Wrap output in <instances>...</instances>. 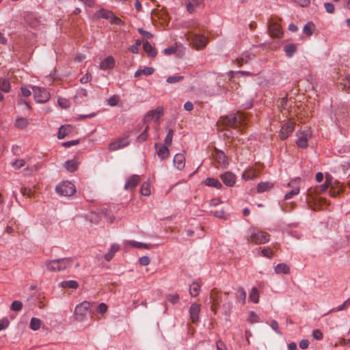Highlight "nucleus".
Returning <instances> with one entry per match:
<instances>
[{
    "label": "nucleus",
    "instance_id": "nucleus-44",
    "mask_svg": "<svg viewBox=\"0 0 350 350\" xmlns=\"http://www.w3.org/2000/svg\"><path fill=\"white\" fill-rule=\"evenodd\" d=\"M57 103L62 109H68L70 107V101L65 98H59Z\"/></svg>",
    "mask_w": 350,
    "mask_h": 350
},
{
    "label": "nucleus",
    "instance_id": "nucleus-47",
    "mask_svg": "<svg viewBox=\"0 0 350 350\" xmlns=\"http://www.w3.org/2000/svg\"><path fill=\"white\" fill-rule=\"evenodd\" d=\"M184 77L183 76L174 75L167 77L166 81L169 83H175L183 81Z\"/></svg>",
    "mask_w": 350,
    "mask_h": 350
},
{
    "label": "nucleus",
    "instance_id": "nucleus-37",
    "mask_svg": "<svg viewBox=\"0 0 350 350\" xmlns=\"http://www.w3.org/2000/svg\"><path fill=\"white\" fill-rule=\"evenodd\" d=\"M62 287L64 288H72L76 289L78 288V283L75 280L64 281L61 283Z\"/></svg>",
    "mask_w": 350,
    "mask_h": 350
},
{
    "label": "nucleus",
    "instance_id": "nucleus-11",
    "mask_svg": "<svg viewBox=\"0 0 350 350\" xmlns=\"http://www.w3.org/2000/svg\"><path fill=\"white\" fill-rule=\"evenodd\" d=\"M297 145L301 148L308 146V140L311 137V132L309 129L299 131L297 133Z\"/></svg>",
    "mask_w": 350,
    "mask_h": 350
},
{
    "label": "nucleus",
    "instance_id": "nucleus-36",
    "mask_svg": "<svg viewBox=\"0 0 350 350\" xmlns=\"http://www.w3.org/2000/svg\"><path fill=\"white\" fill-rule=\"evenodd\" d=\"M0 90L6 93L10 92V83L8 79H0Z\"/></svg>",
    "mask_w": 350,
    "mask_h": 350
},
{
    "label": "nucleus",
    "instance_id": "nucleus-39",
    "mask_svg": "<svg viewBox=\"0 0 350 350\" xmlns=\"http://www.w3.org/2000/svg\"><path fill=\"white\" fill-rule=\"evenodd\" d=\"M42 324V321L40 319L33 317L30 321V328L34 331H36L40 329Z\"/></svg>",
    "mask_w": 350,
    "mask_h": 350
},
{
    "label": "nucleus",
    "instance_id": "nucleus-57",
    "mask_svg": "<svg viewBox=\"0 0 350 350\" xmlns=\"http://www.w3.org/2000/svg\"><path fill=\"white\" fill-rule=\"evenodd\" d=\"M167 301H170L172 304H176L178 302L179 299V296L177 294L174 295H168L167 297Z\"/></svg>",
    "mask_w": 350,
    "mask_h": 350
},
{
    "label": "nucleus",
    "instance_id": "nucleus-4",
    "mask_svg": "<svg viewBox=\"0 0 350 350\" xmlns=\"http://www.w3.org/2000/svg\"><path fill=\"white\" fill-rule=\"evenodd\" d=\"M186 38L187 40L190 42V44L197 50L204 49L208 43L207 38L202 34L189 31L186 34Z\"/></svg>",
    "mask_w": 350,
    "mask_h": 350
},
{
    "label": "nucleus",
    "instance_id": "nucleus-8",
    "mask_svg": "<svg viewBox=\"0 0 350 350\" xmlns=\"http://www.w3.org/2000/svg\"><path fill=\"white\" fill-rule=\"evenodd\" d=\"M90 306V303L87 301L77 305L75 309V319L79 321H83L89 312Z\"/></svg>",
    "mask_w": 350,
    "mask_h": 350
},
{
    "label": "nucleus",
    "instance_id": "nucleus-63",
    "mask_svg": "<svg viewBox=\"0 0 350 350\" xmlns=\"http://www.w3.org/2000/svg\"><path fill=\"white\" fill-rule=\"evenodd\" d=\"M140 265L146 266L149 265L150 260L148 256H142L139 260Z\"/></svg>",
    "mask_w": 350,
    "mask_h": 350
},
{
    "label": "nucleus",
    "instance_id": "nucleus-62",
    "mask_svg": "<svg viewBox=\"0 0 350 350\" xmlns=\"http://www.w3.org/2000/svg\"><path fill=\"white\" fill-rule=\"evenodd\" d=\"M140 44H141V42L139 40H136L135 44L131 46L130 51L133 53H138V46Z\"/></svg>",
    "mask_w": 350,
    "mask_h": 350
},
{
    "label": "nucleus",
    "instance_id": "nucleus-19",
    "mask_svg": "<svg viewBox=\"0 0 350 350\" xmlns=\"http://www.w3.org/2000/svg\"><path fill=\"white\" fill-rule=\"evenodd\" d=\"M200 311V305L196 303L191 304L189 308L190 319L193 323L198 321V315Z\"/></svg>",
    "mask_w": 350,
    "mask_h": 350
},
{
    "label": "nucleus",
    "instance_id": "nucleus-17",
    "mask_svg": "<svg viewBox=\"0 0 350 350\" xmlns=\"http://www.w3.org/2000/svg\"><path fill=\"white\" fill-rule=\"evenodd\" d=\"M168 146L162 145L161 144L156 143L154 144L155 149L157 150V155L161 159H167L170 154V150L167 148Z\"/></svg>",
    "mask_w": 350,
    "mask_h": 350
},
{
    "label": "nucleus",
    "instance_id": "nucleus-1",
    "mask_svg": "<svg viewBox=\"0 0 350 350\" xmlns=\"http://www.w3.org/2000/svg\"><path fill=\"white\" fill-rule=\"evenodd\" d=\"M329 175L326 176V181L324 184L319 185L314 189H309L307 191L306 200L309 206L314 210L321 209L327 206V202L325 198L319 196V194L325 192L329 188Z\"/></svg>",
    "mask_w": 350,
    "mask_h": 350
},
{
    "label": "nucleus",
    "instance_id": "nucleus-14",
    "mask_svg": "<svg viewBox=\"0 0 350 350\" xmlns=\"http://www.w3.org/2000/svg\"><path fill=\"white\" fill-rule=\"evenodd\" d=\"M300 181L301 179L299 178H297L289 182L288 186L291 187L292 189L285 194L284 200L291 199L294 196H296L299 193V187L298 186V185L299 184Z\"/></svg>",
    "mask_w": 350,
    "mask_h": 350
},
{
    "label": "nucleus",
    "instance_id": "nucleus-20",
    "mask_svg": "<svg viewBox=\"0 0 350 350\" xmlns=\"http://www.w3.org/2000/svg\"><path fill=\"white\" fill-rule=\"evenodd\" d=\"M269 31L272 37L280 38L282 35L281 27L276 22H272L270 23Z\"/></svg>",
    "mask_w": 350,
    "mask_h": 350
},
{
    "label": "nucleus",
    "instance_id": "nucleus-13",
    "mask_svg": "<svg viewBox=\"0 0 350 350\" xmlns=\"http://www.w3.org/2000/svg\"><path fill=\"white\" fill-rule=\"evenodd\" d=\"M163 113V108L158 107L156 109L148 111L144 118L145 123H148L152 120L158 121Z\"/></svg>",
    "mask_w": 350,
    "mask_h": 350
},
{
    "label": "nucleus",
    "instance_id": "nucleus-35",
    "mask_svg": "<svg viewBox=\"0 0 350 350\" xmlns=\"http://www.w3.org/2000/svg\"><path fill=\"white\" fill-rule=\"evenodd\" d=\"M124 244H125V246L131 245L132 247H137V248H142V247H144L146 249L150 248V246L146 243L134 241H128L125 242Z\"/></svg>",
    "mask_w": 350,
    "mask_h": 350
},
{
    "label": "nucleus",
    "instance_id": "nucleus-22",
    "mask_svg": "<svg viewBox=\"0 0 350 350\" xmlns=\"http://www.w3.org/2000/svg\"><path fill=\"white\" fill-rule=\"evenodd\" d=\"M115 66V59L112 56H108L100 63L101 70L111 69Z\"/></svg>",
    "mask_w": 350,
    "mask_h": 350
},
{
    "label": "nucleus",
    "instance_id": "nucleus-58",
    "mask_svg": "<svg viewBox=\"0 0 350 350\" xmlns=\"http://www.w3.org/2000/svg\"><path fill=\"white\" fill-rule=\"evenodd\" d=\"M312 25L311 24H306L304 27V32L308 36H311L312 33Z\"/></svg>",
    "mask_w": 350,
    "mask_h": 350
},
{
    "label": "nucleus",
    "instance_id": "nucleus-61",
    "mask_svg": "<svg viewBox=\"0 0 350 350\" xmlns=\"http://www.w3.org/2000/svg\"><path fill=\"white\" fill-rule=\"evenodd\" d=\"M312 336L317 340H321L323 338V334L319 329H314L312 332Z\"/></svg>",
    "mask_w": 350,
    "mask_h": 350
},
{
    "label": "nucleus",
    "instance_id": "nucleus-59",
    "mask_svg": "<svg viewBox=\"0 0 350 350\" xmlns=\"http://www.w3.org/2000/svg\"><path fill=\"white\" fill-rule=\"evenodd\" d=\"M118 97L117 96H113L107 100V103L110 106H116L118 104Z\"/></svg>",
    "mask_w": 350,
    "mask_h": 350
},
{
    "label": "nucleus",
    "instance_id": "nucleus-60",
    "mask_svg": "<svg viewBox=\"0 0 350 350\" xmlns=\"http://www.w3.org/2000/svg\"><path fill=\"white\" fill-rule=\"evenodd\" d=\"M324 7L327 12L332 14L334 12V5L331 3H325Z\"/></svg>",
    "mask_w": 350,
    "mask_h": 350
},
{
    "label": "nucleus",
    "instance_id": "nucleus-54",
    "mask_svg": "<svg viewBox=\"0 0 350 350\" xmlns=\"http://www.w3.org/2000/svg\"><path fill=\"white\" fill-rule=\"evenodd\" d=\"M148 129L149 127L148 126H146L145 130L144 131L143 133H142L137 137V141L139 142H144L147 139V137H148V135H147V133H148Z\"/></svg>",
    "mask_w": 350,
    "mask_h": 350
},
{
    "label": "nucleus",
    "instance_id": "nucleus-5",
    "mask_svg": "<svg viewBox=\"0 0 350 350\" xmlns=\"http://www.w3.org/2000/svg\"><path fill=\"white\" fill-rule=\"evenodd\" d=\"M270 240V234L258 229H252L247 241L255 244H264Z\"/></svg>",
    "mask_w": 350,
    "mask_h": 350
},
{
    "label": "nucleus",
    "instance_id": "nucleus-6",
    "mask_svg": "<svg viewBox=\"0 0 350 350\" xmlns=\"http://www.w3.org/2000/svg\"><path fill=\"white\" fill-rule=\"evenodd\" d=\"M71 259L62 258L58 260H49L46 262V267L50 271H62L66 269L70 263Z\"/></svg>",
    "mask_w": 350,
    "mask_h": 350
},
{
    "label": "nucleus",
    "instance_id": "nucleus-32",
    "mask_svg": "<svg viewBox=\"0 0 350 350\" xmlns=\"http://www.w3.org/2000/svg\"><path fill=\"white\" fill-rule=\"evenodd\" d=\"M143 48L144 50L147 53L149 56L150 57H155L156 52L155 50L153 49L150 43L148 41H144L143 42Z\"/></svg>",
    "mask_w": 350,
    "mask_h": 350
},
{
    "label": "nucleus",
    "instance_id": "nucleus-21",
    "mask_svg": "<svg viewBox=\"0 0 350 350\" xmlns=\"http://www.w3.org/2000/svg\"><path fill=\"white\" fill-rule=\"evenodd\" d=\"M173 162L177 170H182L185 165V156L181 153L176 154L174 157Z\"/></svg>",
    "mask_w": 350,
    "mask_h": 350
},
{
    "label": "nucleus",
    "instance_id": "nucleus-50",
    "mask_svg": "<svg viewBox=\"0 0 350 350\" xmlns=\"http://www.w3.org/2000/svg\"><path fill=\"white\" fill-rule=\"evenodd\" d=\"M18 105L19 106H21V107H24L25 108H26L28 111H30L31 107L29 105V103L25 100V99H23V98H19L18 99Z\"/></svg>",
    "mask_w": 350,
    "mask_h": 350
},
{
    "label": "nucleus",
    "instance_id": "nucleus-55",
    "mask_svg": "<svg viewBox=\"0 0 350 350\" xmlns=\"http://www.w3.org/2000/svg\"><path fill=\"white\" fill-rule=\"evenodd\" d=\"M249 321L251 323H258L260 321V319L256 313L251 312L250 314Z\"/></svg>",
    "mask_w": 350,
    "mask_h": 350
},
{
    "label": "nucleus",
    "instance_id": "nucleus-38",
    "mask_svg": "<svg viewBox=\"0 0 350 350\" xmlns=\"http://www.w3.org/2000/svg\"><path fill=\"white\" fill-rule=\"evenodd\" d=\"M249 299L254 303L257 304L259 301V293L256 287L252 288L250 295Z\"/></svg>",
    "mask_w": 350,
    "mask_h": 350
},
{
    "label": "nucleus",
    "instance_id": "nucleus-64",
    "mask_svg": "<svg viewBox=\"0 0 350 350\" xmlns=\"http://www.w3.org/2000/svg\"><path fill=\"white\" fill-rule=\"evenodd\" d=\"M107 310V306L104 303H101L99 304V306H98V312L100 314H103L105 313Z\"/></svg>",
    "mask_w": 350,
    "mask_h": 350
},
{
    "label": "nucleus",
    "instance_id": "nucleus-10",
    "mask_svg": "<svg viewBox=\"0 0 350 350\" xmlns=\"http://www.w3.org/2000/svg\"><path fill=\"white\" fill-rule=\"evenodd\" d=\"M96 16L98 18H103L105 19H107L110 21L111 23L116 24V25H122L123 24V22L122 20L113 14L111 11L105 10V9H100L96 13Z\"/></svg>",
    "mask_w": 350,
    "mask_h": 350
},
{
    "label": "nucleus",
    "instance_id": "nucleus-52",
    "mask_svg": "<svg viewBox=\"0 0 350 350\" xmlns=\"http://www.w3.org/2000/svg\"><path fill=\"white\" fill-rule=\"evenodd\" d=\"M21 192L23 196H27L29 198H31L34 194V192L31 190V189L28 187H22L21 189Z\"/></svg>",
    "mask_w": 350,
    "mask_h": 350
},
{
    "label": "nucleus",
    "instance_id": "nucleus-46",
    "mask_svg": "<svg viewBox=\"0 0 350 350\" xmlns=\"http://www.w3.org/2000/svg\"><path fill=\"white\" fill-rule=\"evenodd\" d=\"M141 193L145 196H148L150 194V188L148 183H143L142 185Z\"/></svg>",
    "mask_w": 350,
    "mask_h": 350
},
{
    "label": "nucleus",
    "instance_id": "nucleus-30",
    "mask_svg": "<svg viewBox=\"0 0 350 350\" xmlns=\"http://www.w3.org/2000/svg\"><path fill=\"white\" fill-rule=\"evenodd\" d=\"M204 184L208 187H213L217 189H220L222 187L221 183L217 179L213 178H207L204 180Z\"/></svg>",
    "mask_w": 350,
    "mask_h": 350
},
{
    "label": "nucleus",
    "instance_id": "nucleus-24",
    "mask_svg": "<svg viewBox=\"0 0 350 350\" xmlns=\"http://www.w3.org/2000/svg\"><path fill=\"white\" fill-rule=\"evenodd\" d=\"M260 173V170L250 168L244 171L242 178L245 180H250L255 178Z\"/></svg>",
    "mask_w": 350,
    "mask_h": 350
},
{
    "label": "nucleus",
    "instance_id": "nucleus-27",
    "mask_svg": "<svg viewBox=\"0 0 350 350\" xmlns=\"http://www.w3.org/2000/svg\"><path fill=\"white\" fill-rule=\"evenodd\" d=\"M29 122L27 119L23 117H18L14 122V126L20 129H25L27 127Z\"/></svg>",
    "mask_w": 350,
    "mask_h": 350
},
{
    "label": "nucleus",
    "instance_id": "nucleus-23",
    "mask_svg": "<svg viewBox=\"0 0 350 350\" xmlns=\"http://www.w3.org/2000/svg\"><path fill=\"white\" fill-rule=\"evenodd\" d=\"M221 179L227 186L231 187L235 183V176L231 172H226L220 176Z\"/></svg>",
    "mask_w": 350,
    "mask_h": 350
},
{
    "label": "nucleus",
    "instance_id": "nucleus-18",
    "mask_svg": "<svg viewBox=\"0 0 350 350\" xmlns=\"http://www.w3.org/2000/svg\"><path fill=\"white\" fill-rule=\"evenodd\" d=\"M139 176L134 174L131 176L126 182L124 189L126 191H133L139 183Z\"/></svg>",
    "mask_w": 350,
    "mask_h": 350
},
{
    "label": "nucleus",
    "instance_id": "nucleus-56",
    "mask_svg": "<svg viewBox=\"0 0 350 350\" xmlns=\"http://www.w3.org/2000/svg\"><path fill=\"white\" fill-rule=\"evenodd\" d=\"M262 254L264 256L267 257L269 258H272L273 255V251L269 247L263 248L262 250Z\"/></svg>",
    "mask_w": 350,
    "mask_h": 350
},
{
    "label": "nucleus",
    "instance_id": "nucleus-43",
    "mask_svg": "<svg viewBox=\"0 0 350 350\" xmlns=\"http://www.w3.org/2000/svg\"><path fill=\"white\" fill-rule=\"evenodd\" d=\"M296 51V46L295 44H288L284 46V51L286 52L288 57H291Z\"/></svg>",
    "mask_w": 350,
    "mask_h": 350
},
{
    "label": "nucleus",
    "instance_id": "nucleus-40",
    "mask_svg": "<svg viewBox=\"0 0 350 350\" xmlns=\"http://www.w3.org/2000/svg\"><path fill=\"white\" fill-rule=\"evenodd\" d=\"M349 306H350V297L349 299H347L342 305L331 309L327 314H329L330 312H338V311H341V310H345Z\"/></svg>",
    "mask_w": 350,
    "mask_h": 350
},
{
    "label": "nucleus",
    "instance_id": "nucleus-33",
    "mask_svg": "<svg viewBox=\"0 0 350 350\" xmlns=\"http://www.w3.org/2000/svg\"><path fill=\"white\" fill-rule=\"evenodd\" d=\"M71 131V127L69 125L62 126L57 133V137L59 139H63L69 132Z\"/></svg>",
    "mask_w": 350,
    "mask_h": 350
},
{
    "label": "nucleus",
    "instance_id": "nucleus-34",
    "mask_svg": "<svg viewBox=\"0 0 350 350\" xmlns=\"http://www.w3.org/2000/svg\"><path fill=\"white\" fill-rule=\"evenodd\" d=\"M154 69L152 67H146L144 69H139L135 73V77H138L142 75H150L153 73Z\"/></svg>",
    "mask_w": 350,
    "mask_h": 350
},
{
    "label": "nucleus",
    "instance_id": "nucleus-2",
    "mask_svg": "<svg viewBox=\"0 0 350 350\" xmlns=\"http://www.w3.org/2000/svg\"><path fill=\"white\" fill-rule=\"evenodd\" d=\"M247 116L242 113L238 112L235 115L226 116L221 117L218 123H220L224 126L237 128L242 126L246 124Z\"/></svg>",
    "mask_w": 350,
    "mask_h": 350
},
{
    "label": "nucleus",
    "instance_id": "nucleus-26",
    "mask_svg": "<svg viewBox=\"0 0 350 350\" xmlns=\"http://www.w3.org/2000/svg\"><path fill=\"white\" fill-rule=\"evenodd\" d=\"M273 187V184L271 182H261L257 186V192L263 193L269 191Z\"/></svg>",
    "mask_w": 350,
    "mask_h": 350
},
{
    "label": "nucleus",
    "instance_id": "nucleus-41",
    "mask_svg": "<svg viewBox=\"0 0 350 350\" xmlns=\"http://www.w3.org/2000/svg\"><path fill=\"white\" fill-rule=\"evenodd\" d=\"M237 293H238L237 299H239L241 301L243 305L245 304V300H246V292H245V291L241 286L237 287Z\"/></svg>",
    "mask_w": 350,
    "mask_h": 350
},
{
    "label": "nucleus",
    "instance_id": "nucleus-7",
    "mask_svg": "<svg viewBox=\"0 0 350 350\" xmlns=\"http://www.w3.org/2000/svg\"><path fill=\"white\" fill-rule=\"evenodd\" d=\"M55 191L60 196L68 197L76 192V188L72 183L63 181L56 186Z\"/></svg>",
    "mask_w": 350,
    "mask_h": 350
},
{
    "label": "nucleus",
    "instance_id": "nucleus-3",
    "mask_svg": "<svg viewBox=\"0 0 350 350\" xmlns=\"http://www.w3.org/2000/svg\"><path fill=\"white\" fill-rule=\"evenodd\" d=\"M210 298L212 303L211 309L214 313H216L221 308L223 309V312L226 315H228L230 312L232 305V302L228 301L223 305H221L222 300L221 295L218 291L216 289L212 290L210 293Z\"/></svg>",
    "mask_w": 350,
    "mask_h": 350
},
{
    "label": "nucleus",
    "instance_id": "nucleus-45",
    "mask_svg": "<svg viewBox=\"0 0 350 350\" xmlns=\"http://www.w3.org/2000/svg\"><path fill=\"white\" fill-rule=\"evenodd\" d=\"M251 59L250 55L243 54L241 57L237 59V64L238 66H241L244 63H247Z\"/></svg>",
    "mask_w": 350,
    "mask_h": 350
},
{
    "label": "nucleus",
    "instance_id": "nucleus-28",
    "mask_svg": "<svg viewBox=\"0 0 350 350\" xmlns=\"http://www.w3.org/2000/svg\"><path fill=\"white\" fill-rule=\"evenodd\" d=\"M275 271L278 274H288L290 273V268L285 263H280L275 267Z\"/></svg>",
    "mask_w": 350,
    "mask_h": 350
},
{
    "label": "nucleus",
    "instance_id": "nucleus-25",
    "mask_svg": "<svg viewBox=\"0 0 350 350\" xmlns=\"http://www.w3.org/2000/svg\"><path fill=\"white\" fill-rule=\"evenodd\" d=\"M214 158L221 165H226L228 163L226 156L224 152L217 148H215Z\"/></svg>",
    "mask_w": 350,
    "mask_h": 350
},
{
    "label": "nucleus",
    "instance_id": "nucleus-48",
    "mask_svg": "<svg viewBox=\"0 0 350 350\" xmlns=\"http://www.w3.org/2000/svg\"><path fill=\"white\" fill-rule=\"evenodd\" d=\"M174 135V131L172 129H170L167 131V134L166 137H165V144L166 146H170L172 144V137Z\"/></svg>",
    "mask_w": 350,
    "mask_h": 350
},
{
    "label": "nucleus",
    "instance_id": "nucleus-31",
    "mask_svg": "<svg viewBox=\"0 0 350 350\" xmlns=\"http://www.w3.org/2000/svg\"><path fill=\"white\" fill-rule=\"evenodd\" d=\"M66 169L70 172H75L78 168V163L75 160H68L64 163Z\"/></svg>",
    "mask_w": 350,
    "mask_h": 350
},
{
    "label": "nucleus",
    "instance_id": "nucleus-42",
    "mask_svg": "<svg viewBox=\"0 0 350 350\" xmlns=\"http://www.w3.org/2000/svg\"><path fill=\"white\" fill-rule=\"evenodd\" d=\"M200 285L197 282H193L189 288V293L191 296L196 297L200 293Z\"/></svg>",
    "mask_w": 350,
    "mask_h": 350
},
{
    "label": "nucleus",
    "instance_id": "nucleus-53",
    "mask_svg": "<svg viewBox=\"0 0 350 350\" xmlns=\"http://www.w3.org/2000/svg\"><path fill=\"white\" fill-rule=\"evenodd\" d=\"M340 84L347 90H350V75L344 78Z\"/></svg>",
    "mask_w": 350,
    "mask_h": 350
},
{
    "label": "nucleus",
    "instance_id": "nucleus-12",
    "mask_svg": "<svg viewBox=\"0 0 350 350\" xmlns=\"http://www.w3.org/2000/svg\"><path fill=\"white\" fill-rule=\"evenodd\" d=\"M329 193L332 197H336L344 191V186L338 181H332V177L329 178Z\"/></svg>",
    "mask_w": 350,
    "mask_h": 350
},
{
    "label": "nucleus",
    "instance_id": "nucleus-16",
    "mask_svg": "<svg viewBox=\"0 0 350 350\" xmlns=\"http://www.w3.org/2000/svg\"><path fill=\"white\" fill-rule=\"evenodd\" d=\"M129 144V140L127 137L119 139L117 141L113 142L109 144V149L110 151H115L118 149L124 148Z\"/></svg>",
    "mask_w": 350,
    "mask_h": 350
},
{
    "label": "nucleus",
    "instance_id": "nucleus-15",
    "mask_svg": "<svg viewBox=\"0 0 350 350\" xmlns=\"http://www.w3.org/2000/svg\"><path fill=\"white\" fill-rule=\"evenodd\" d=\"M295 123L292 121H288L284 124L280 129L279 136L282 140L286 139L294 131Z\"/></svg>",
    "mask_w": 350,
    "mask_h": 350
},
{
    "label": "nucleus",
    "instance_id": "nucleus-51",
    "mask_svg": "<svg viewBox=\"0 0 350 350\" xmlns=\"http://www.w3.org/2000/svg\"><path fill=\"white\" fill-rule=\"evenodd\" d=\"M25 164V161L23 159H17L15 162L12 163V167L15 170H18L23 167Z\"/></svg>",
    "mask_w": 350,
    "mask_h": 350
},
{
    "label": "nucleus",
    "instance_id": "nucleus-29",
    "mask_svg": "<svg viewBox=\"0 0 350 350\" xmlns=\"http://www.w3.org/2000/svg\"><path fill=\"white\" fill-rule=\"evenodd\" d=\"M119 249H120V247L118 244H116V243L112 244L109 252L105 255V259L107 261H110L113 258L114 254L119 250Z\"/></svg>",
    "mask_w": 350,
    "mask_h": 350
},
{
    "label": "nucleus",
    "instance_id": "nucleus-49",
    "mask_svg": "<svg viewBox=\"0 0 350 350\" xmlns=\"http://www.w3.org/2000/svg\"><path fill=\"white\" fill-rule=\"evenodd\" d=\"M23 307V303L20 301H14L11 305V310L14 311H21Z\"/></svg>",
    "mask_w": 350,
    "mask_h": 350
},
{
    "label": "nucleus",
    "instance_id": "nucleus-9",
    "mask_svg": "<svg viewBox=\"0 0 350 350\" xmlns=\"http://www.w3.org/2000/svg\"><path fill=\"white\" fill-rule=\"evenodd\" d=\"M32 90L34 98L37 103H45L51 98L49 92H48L44 88L33 86Z\"/></svg>",
    "mask_w": 350,
    "mask_h": 350
}]
</instances>
